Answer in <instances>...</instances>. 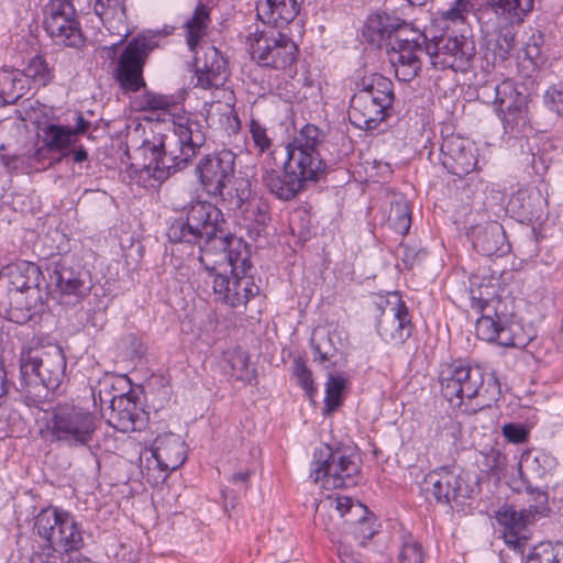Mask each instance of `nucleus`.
I'll return each mask as SVG.
<instances>
[{"label":"nucleus","mask_w":563,"mask_h":563,"mask_svg":"<svg viewBox=\"0 0 563 563\" xmlns=\"http://www.w3.org/2000/svg\"><path fill=\"white\" fill-rule=\"evenodd\" d=\"M49 152L53 151L43 143L42 147L37 148L32 155H30L32 157V163L36 162L38 164H43Z\"/></svg>","instance_id":"nucleus-64"},{"label":"nucleus","mask_w":563,"mask_h":563,"mask_svg":"<svg viewBox=\"0 0 563 563\" xmlns=\"http://www.w3.org/2000/svg\"><path fill=\"white\" fill-rule=\"evenodd\" d=\"M79 555L62 554L52 550L46 554H37L32 559V563H79Z\"/></svg>","instance_id":"nucleus-58"},{"label":"nucleus","mask_w":563,"mask_h":563,"mask_svg":"<svg viewBox=\"0 0 563 563\" xmlns=\"http://www.w3.org/2000/svg\"><path fill=\"white\" fill-rule=\"evenodd\" d=\"M346 380L342 375H330L325 383L324 410L327 413L333 412L342 404V393Z\"/></svg>","instance_id":"nucleus-46"},{"label":"nucleus","mask_w":563,"mask_h":563,"mask_svg":"<svg viewBox=\"0 0 563 563\" xmlns=\"http://www.w3.org/2000/svg\"><path fill=\"white\" fill-rule=\"evenodd\" d=\"M336 553L340 560V563H362L360 558L354 553L350 541L349 536L344 537V540L340 541L336 547Z\"/></svg>","instance_id":"nucleus-59"},{"label":"nucleus","mask_w":563,"mask_h":563,"mask_svg":"<svg viewBox=\"0 0 563 563\" xmlns=\"http://www.w3.org/2000/svg\"><path fill=\"white\" fill-rule=\"evenodd\" d=\"M398 252H399V255H400V258H401L404 265L408 269H410L416 262L417 253L413 250H411L409 246L402 245V244H400Z\"/></svg>","instance_id":"nucleus-62"},{"label":"nucleus","mask_w":563,"mask_h":563,"mask_svg":"<svg viewBox=\"0 0 563 563\" xmlns=\"http://www.w3.org/2000/svg\"><path fill=\"white\" fill-rule=\"evenodd\" d=\"M470 0H454L452 5L439 12L440 18L448 22H463L471 9Z\"/></svg>","instance_id":"nucleus-55"},{"label":"nucleus","mask_w":563,"mask_h":563,"mask_svg":"<svg viewBox=\"0 0 563 563\" xmlns=\"http://www.w3.org/2000/svg\"><path fill=\"white\" fill-rule=\"evenodd\" d=\"M222 210L207 200H192L174 219L167 238L172 244L198 246L199 262L216 298L233 309H245L260 294L254 283L251 246L230 233Z\"/></svg>","instance_id":"nucleus-1"},{"label":"nucleus","mask_w":563,"mask_h":563,"mask_svg":"<svg viewBox=\"0 0 563 563\" xmlns=\"http://www.w3.org/2000/svg\"><path fill=\"white\" fill-rule=\"evenodd\" d=\"M43 25L57 46L80 49L86 44V36L70 0H51L44 8Z\"/></svg>","instance_id":"nucleus-17"},{"label":"nucleus","mask_w":563,"mask_h":563,"mask_svg":"<svg viewBox=\"0 0 563 563\" xmlns=\"http://www.w3.org/2000/svg\"><path fill=\"white\" fill-rule=\"evenodd\" d=\"M250 476H251V471H249V470L240 471V472L232 474V476L230 477V482L233 485L238 486L239 493L245 494L249 489Z\"/></svg>","instance_id":"nucleus-60"},{"label":"nucleus","mask_w":563,"mask_h":563,"mask_svg":"<svg viewBox=\"0 0 563 563\" xmlns=\"http://www.w3.org/2000/svg\"><path fill=\"white\" fill-rule=\"evenodd\" d=\"M295 374L297 376L298 384L302 387V389H305V391L309 396H311L316 391L312 372L308 368L303 361H295Z\"/></svg>","instance_id":"nucleus-56"},{"label":"nucleus","mask_w":563,"mask_h":563,"mask_svg":"<svg viewBox=\"0 0 563 563\" xmlns=\"http://www.w3.org/2000/svg\"><path fill=\"white\" fill-rule=\"evenodd\" d=\"M358 476V459L346 449H333L328 444L314 449L310 468V478L314 483L325 479L334 488L351 487L357 484Z\"/></svg>","instance_id":"nucleus-13"},{"label":"nucleus","mask_w":563,"mask_h":563,"mask_svg":"<svg viewBox=\"0 0 563 563\" xmlns=\"http://www.w3.org/2000/svg\"><path fill=\"white\" fill-rule=\"evenodd\" d=\"M34 529L55 552L85 559L79 553L85 531L70 512L53 506L44 508L34 518Z\"/></svg>","instance_id":"nucleus-9"},{"label":"nucleus","mask_w":563,"mask_h":563,"mask_svg":"<svg viewBox=\"0 0 563 563\" xmlns=\"http://www.w3.org/2000/svg\"><path fill=\"white\" fill-rule=\"evenodd\" d=\"M543 103L551 112L563 117V82L553 84L543 93Z\"/></svg>","instance_id":"nucleus-54"},{"label":"nucleus","mask_w":563,"mask_h":563,"mask_svg":"<svg viewBox=\"0 0 563 563\" xmlns=\"http://www.w3.org/2000/svg\"><path fill=\"white\" fill-rule=\"evenodd\" d=\"M475 329L477 336L487 342H496L506 347H523L526 345L525 339L517 333L519 325L497 312L495 317L482 316L477 320Z\"/></svg>","instance_id":"nucleus-26"},{"label":"nucleus","mask_w":563,"mask_h":563,"mask_svg":"<svg viewBox=\"0 0 563 563\" xmlns=\"http://www.w3.org/2000/svg\"><path fill=\"white\" fill-rule=\"evenodd\" d=\"M335 510L349 525H351V520H355L357 516H363L368 512L366 506L345 496L336 498Z\"/></svg>","instance_id":"nucleus-52"},{"label":"nucleus","mask_w":563,"mask_h":563,"mask_svg":"<svg viewBox=\"0 0 563 563\" xmlns=\"http://www.w3.org/2000/svg\"><path fill=\"white\" fill-rule=\"evenodd\" d=\"M439 382L443 397L470 415L490 408L501 395L494 371L464 360L443 364Z\"/></svg>","instance_id":"nucleus-3"},{"label":"nucleus","mask_w":563,"mask_h":563,"mask_svg":"<svg viewBox=\"0 0 563 563\" xmlns=\"http://www.w3.org/2000/svg\"><path fill=\"white\" fill-rule=\"evenodd\" d=\"M395 98L394 84L389 78L378 73L364 75L355 81L350 100V122L361 130H375L391 115Z\"/></svg>","instance_id":"nucleus-4"},{"label":"nucleus","mask_w":563,"mask_h":563,"mask_svg":"<svg viewBox=\"0 0 563 563\" xmlns=\"http://www.w3.org/2000/svg\"><path fill=\"white\" fill-rule=\"evenodd\" d=\"M430 64L435 69H452L465 73L475 56V43L472 38L460 36H441L430 41Z\"/></svg>","instance_id":"nucleus-19"},{"label":"nucleus","mask_w":563,"mask_h":563,"mask_svg":"<svg viewBox=\"0 0 563 563\" xmlns=\"http://www.w3.org/2000/svg\"><path fill=\"white\" fill-rule=\"evenodd\" d=\"M241 493H239V488L236 490H234L232 488L225 487L221 490V495H222L223 503H224V508L227 511H229V509H235V507L239 504V495Z\"/></svg>","instance_id":"nucleus-61"},{"label":"nucleus","mask_w":563,"mask_h":563,"mask_svg":"<svg viewBox=\"0 0 563 563\" xmlns=\"http://www.w3.org/2000/svg\"><path fill=\"white\" fill-rule=\"evenodd\" d=\"M195 74L196 87L212 89L223 86L228 79V62L214 46H206L202 55L196 54Z\"/></svg>","instance_id":"nucleus-25"},{"label":"nucleus","mask_w":563,"mask_h":563,"mask_svg":"<svg viewBox=\"0 0 563 563\" xmlns=\"http://www.w3.org/2000/svg\"><path fill=\"white\" fill-rule=\"evenodd\" d=\"M89 128V122L81 115H77L76 125L74 128L70 126V131L73 132L74 137L79 134L85 133Z\"/></svg>","instance_id":"nucleus-63"},{"label":"nucleus","mask_w":563,"mask_h":563,"mask_svg":"<svg viewBox=\"0 0 563 563\" xmlns=\"http://www.w3.org/2000/svg\"><path fill=\"white\" fill-rule=\"evenodd\" d=\"M175 106L173 96L158 95L152 91H145L141 99V110L167 111Z\"/></svg>","instance_id":"nucleus-53"},{"label":"nucleus","mask_w":563,"mask_h":563,"mask_svg":"<svg viewBox=\"0 0 563 563\" xmlns=\"http://www.w3.org/2000/svg\"><path fill=\"white\" fill-rule=\"evenodd\" d=\"M297 0H258L256 3L257 18L274 27H284L299 13Z\"/></svg>","instance_id":"nucleus-30"},{"label":"nucleus","mask_w":563,"mask_h":563,"mask_svg":"<svg viewBox=\"0 0 563 563\" xmlns=\"http://www.w3.org/2000/svg\"><path fill=\"white\" fill-rule=\"evenodd\" d=\"M523 563H563V542H541L534 545Z\"/></svg>","instance_id":"nucleus-42"},{"label":"nucleus","mask_w":563,"mask_h":563,"mask_svg":"<svg viewBox=\"0 0 563 563\" xmlns=\"http://www.w3.org/2000/svg\"><path fill=\"white\" fill-rule=\"evenodd\" d=\"M324 139L325 134L321 129L316 124L307 123L287 143L286 157L323 176L327 172V163L320 155V147Z\"/></svg>","instance_id":"nucleus-20"},{"label":"nucleus","mask_w":563,"mask_h":563,"mask_svg":"<svg viewBox=\"0 0 563 563\" xmlns=\"http://www.w3.org/2000/svg\"><path fill=\"white\" fill-rule=\"evenodd\" d=\"M375 313L376 331L385 343L400 346L412 334L415 327L409 309L397 292L376 301Z\"/></svg>","instance_id":"nucleus-18"},{"label":"nucleus","mask_w":563,"mask_h":563,"mask_svg":"<svg viewBox=\"0 0 563 563\" xmlns=\"http://www.w3.org/2000/svg\"><path fill=\"white\" fill-rule=\"evenodd\" d=\"M554 459L545 452L537 451L534 454L531 451L523 452L518 462V471L520 477L526 476L522 468L525 467L532 474L534 478H543V476L553 467Z\"/></svg>","instance_id":"nucleus-40"},{"label":"nucleus","mask_w":563,"mask_h":563,"mask_svg":"<svg viewBox=\"0 0 563 563\" xmlns=\"http://www.w3.org/2000/svg\"><path fill=\"white\" fill-rule=\"evenodd\" d=\"M516 47V34L511 27H503L495 37L486 41V59H492L494 66L510 57Z\"/></svg>","instance_id":"nucleus-36"},{"label":"nucleus","mask_w":563,"mask_h":563,"mask_svg":"<svg viewBox=\"0 0 563 563\" xmlns=\"http://www.w3.org/2000/svg\"><path fill=\"white\" fill-rule=\"evenodd\" d=\"M533 3L534 0H492L495 13L504 16L511 24H520L532 11Z\"/></svg>","instance_id":"nucleus-41"},{"label":"nucleus","mask_w":563,"mask_h":563,"mask_svg":"<svg viewBox=\"0 0 563 563\" xmlns=\"http://www.w3.org/2000/svg\"><path fill=\"white\" fill-rule=\"evenodd\" d=\"M249 132L257 153H267L268 156L273 152V140L268 135L267 128L260 120L252 118L249 122ZM274 152L277 154L276 151Z\"/></svg>","instance_id":"nucleus-47"},{"label":"nucleus","mask_w":563,"mask_h":563,"mask_svg":"<svg viewBox=\"0 0 563 563\" xmlns=\"http://www.w3.org/2000/svg\"><path fill=\"white\" fill-rule=\"evenodd\" d=\"M210 22V9L199 2L192 15L184 24L186 44L191 53L197 54L198 45L208 34Z\"/></svg>","instance_id":"nucleus-34"},{"label":"nucleus","mask_w":563,"mask_h":563,"mask_svg":"<svg viewBox=\"0 0 563 563\" xmlns=\"http://www.w3.org/2000/svg\"><path fill=\"white\" fill-rule=\"evenodd\" d=\"M46 288L59 305L75 307L90 294L93 280L90 269L71 254L53 258L46 265Z\"/></svg>","instance_id":"nucleus-8"},{"label":"nucleus","mask_w":563,"mask_h":563,"mask_svg":"<svg viewBox=\"0 0 563 563\" xmlns=\"http://www.w3.org/2000/svg\"><path fill=\"white\" fill-rule=\"evenodd\" d=\"M482 93L487 98L493 97V103L497 107L498 112L518 103L519 98H528L526 93L518 90L517 85L510 79L495 85L486 84Z\"/></svg>","instance_id":"nucleus-35"},{"label":"nucleus","mask_w":563,"mask_h":563,"mask_svg":"<svg viewBox=\"0 0 563 563\" xmlns=\"http://www.w3.org/2000/svg\"><path fill=\"white\" fill-rule=\"evenodd\" d=\"M76 142L70 126L49 123L43 129V143L53 152H60L64 156Z\"/></svg>","instance_id":"nucleus-39"},{"label":"nucleus","mask_w":563,"mask_h":563,"mask_svg":"<svg viewBox=\"0 0 563 563\" xmlns=\"http://www.w3.org/2000/svg\"><path fill=\"white\" fill-rule=\"evenodd\" d=\"M440 161L448 173L462 178L477 166L476 148L474 144L457 134L443 137L440 146Z\"/></svg>","instance_id":"nucleus-24"},{"label":"nucleus","mask_w":563,"mask_h":563,"mask_svg":"<svg viewBox=\"0 0 563 563\" xmlns=\"http://www.w3.org/2000/svg\"><path fill=\"white\" fill-rule=\"evenodd\" d=\"M214 113L221 114L227 120L225 129L230 133H238L241 129V121L234 107L229 103H222L220 101L209 103L207 109V120L210 119Z\"/></svg>","instance_id":"nucleus-49"},{"label":"nucleus","mask_w":563,"mask_h":563,"mask_svg":"<svg viewBox=\"0 0 563 563\" xmlns=\"http://www.w3.org/2000/svg\"><path fill=\"white\" fill-rule=\"evenodd\" d=\"M235 161V153L228 148L202 155L198 159L194 173L208 197L220 199L222 203L230 199L229 192H234V189H225L234 179Z\"/></svg>","instance_id":"nucleus-15"},{"label":"nucleus","mask_w":563,"mask_h":563,"mask_svg":"<svg viewBox=\"0 0 563 563\" xmlns=\"http://www.w3.org/2000/svg\"><path fill=\"white\" fill-rule=\"evenodd\" d=\"M251 58L262 67L296 71L299 49L294 40L280 31H256L247 37Z\"/></svg>","instance_id":"nucleus-14"},{"label":"nucleus","mask_w":563,"mask_h":563,"mask_svg":"<svg viewBox=\"0 0 563 563\" xmlns=\"http://www.w3.org/2000/svg\"><path fill=\"white\" fill-rule=\"evenodd\" d=\"M110 402L109 423L120 432L135 431L142 415L136 401L131 396L122 394L112 397Z\"/></svg>","instance_id":"nucleus-31"},{"label":"nucleus","mask_w":563,"mask_h":563,"mask_svg":"<svg viewBox=\"0 0 563 563\" xmlns=\"http://www.w3.org/2000/svg\"><path fill=\"white\" fill-rule=\"evenodd\" d=\"M427 553L422 544L409 537L402 541L399 550V563H424Z\"/></svg>","instance_id":"nucleus-51"},{"label":"nucleus","mask_w":563,"mask_h":563,"mask_svg":"<svg viewBox=\"0 0 563 563\" xmlns=\"http://www.w3.org/2000/svg\"><path fill=\"white\" fill-rule=\"evenodd\" d=\"M429 44L427 35L410 24L398 30L389 43L388 56L399 81L410 82L420 74L422 57L430 59Z\"/></svg>","instance_id":"nucleus-12"},{"label":"nucleus","mask_w":563,"mask_h":563,"mask_svg":"<svg viewBox=\"0 0 563 563\" xmlns=\"http://www.w3.org/2000/svg\"><path fill=\"white\" fill-rule=\"evenodd\" d=\"M20 73L22 78L26 79V87L30 82L37 87H45L54 79L53 68L49 67L46 58L40 54L31 57Z\"/></svg>","instance_id":"nucleus-38"},{"label":"nucleus","mask_w":563,"mask_h":563,"mask_svg":"<svg viewBox=\"0 0 563 563\" xmlns=\"http://www.w3.org/2000/svg\"><path fill=\"white\" fill-rule=\"evenodd\" d=\"M474 249L484 256H504L511 250L504 227L492 221L472 231Z\"/></svg>","instance_id":"nucleus-28"},{"label":"nucleus","mask_w":563,"mask_h":563,"mask_svg":"<svg viewBox=\"0 0 563 563\" xmlns=\"http://www.w3.org/2000/svg\"><path fill=\"white\" fill-rule=\"evenodd\" d=\"M388 222L396 233L405 235L411 225V210L406 200H398L391 203L388 214Z\"/></svg>","instance_id":"nucleus-44"},{"label":"nucleus","mask_w":563,"mask_h":563,"mask_svg":"<svg viewBox=\"0 0 563 563\" xmlns=\"http://www.w3.org/2000/svg\"><path fill=\"white\" fill-rule=\"evenodd\" d=\"M9 309L8 319L18 324H25L37 318L44 310V279L38 265L22 261L9 267Z\"/></svg>","instance_id":"nucleus-5"},{"label":"nucleus","mask_w":563,"mask_h":563,"mask_svg":"<svg viewBox=\"0 0 563 563\" xmlns=\"http://www.w3.org/2000/svg\"><path fill=\"white\" fill-rule=\"evenodd\" d=\"M93 12L100 19L107 34L119 37L117 42L102 46L107 58H112L115 48L124 44L133 33L128 22L125 0H93Z\"/></svg>","instance_id":"nucleus-23"},{"label":"nucleus","mask_w":563,"mask_h":563,"mask_svg":"<svg viewBox=\"0 0 563 563\" xmlns=\"http://www.w3.org/2000/svg\"><path fill=\"white\" fill-rule=\"evenodd\" d=\"M322 176L300 166L286 157L279 165L276 153L272 152L262 165V181L266 189L278 200L290 201L306 189L308 183H317Z\"/></svg>","instance_id":"nucleus-11"},{"label":"nucleus","mask_w":563,"mask_h":563,"mask_svg":"<svg viewBox=\"0 0 563 563\" xmlns=\"http://www.w3.org/2000/svg\"><path fill=\"white\" fill-rule=\"evenodd\" d=\"M29 88L19 69H0V101L3 104L15 103Z\"/></svg>","instance_id":"nucleus-37"},{"label":"nucleus","mask_w":563,"mask_h":563,"mask_svg":"<svg viewBox=\"0 0 563 563\" xmlns=\"http://www.w3.org/2000/svg\"><path fill=\"white\" fill-rule=\"evenodd\" d=\"M230 364L235 379L247 384L256 383L254 369L250 368L249 355L246 353L241 351L232 353Z\"/></svg>","instance_id":"nucleus-50"},{"label":"nucleus","mask_w":563,"mask_h":563,"mask_svg":"<svg viewBox=\"0 0 563 563\" xmlns=\"http://www.w3.org/2000/svg\"><path fill=\"white\" fill-rule=\"evenodd\" d=\"M151 452L161 471H175L186 461L185 442L173 432L158 434L152 443Z\"/></svg>","instance_id":"nucleus-27"},{"label":"nucleus","mask_w":563,"mask_h":563,"mask_svg":"<svg viewBox=\"0 0 563 563\" xmlns=\"http://www.w3.org/2000/svg\"><path fill=\"white\" fill-rule=\"evenodd\" d=\"M407 24L386 12H375L368 15L363 27V36L372 45H379L385 40H389L390 43L397 36L398 30Z\"/></svg>","instance_id":"nucleus-32"},{"label":"nucleus","mask_w":563,"mask_h":563,"mask_svg":"<svg viewBox=\"0 0 563 563\" xmlns=\"http://www.w3.org/2000/svg\"><path fill=\"white\" fill-rule=\"evenodd\" d=\"M97 429L98 420L92 412L69 405L56 406L46 422L47 438L68 448L88 446Z\"/></svg>","instance_id":"nucleus-10"},{"label":"nucleus","mask_w":563,"mask_h":563,"mask_svg":"<svg viewBox=\"0 0 563 563\" xmlns=\"http://www.w3.org/2000/svg\"><path fill=\"white\" fill-rule=\"evenodd\" d=\"M230 199L223 203L229 210H241L243 227L249 236L256 240L265 231L271 221L269 205L262 198H251L249 181L240 184L234 192H229Z\"/></svg>","instance_id":"nucleus-21"},{"label":"nucleus","mask_w":563,"mask_h":563,"mask_svg":"<svg viewBox=\"0 0 563 563\" xmlns=\"http://www.w3.org/2000/svg\"><path fill=\"white\" fill-rule=\"evenodd\" d=\"M504 132L510 137H522L531 132L528 98H519V102L498 112Z\"/></svg>","instance_id":"nucleus-33"},{"label":"nucleus","mask_w":563,"mask_h":563,"mask_svg":"<svg viewBox=\"0 0 563 563\" xmlns=\"http://www.w3.org/2000/svg\"><path fill=\"white\" fill-rule=\"evenodd\" d=\"M350 529L349 539L352 537L361 547H364L378 532L379 523H377L376 517L368 511L366 515L351 520Z\"/></svg>","instance_id":"nucleus-43"},{"label":"nucleus","mask_w":563,"mask_h":563,"mask_svg":"<svg viewBox=\"0 0 563 563\" xmlns=\"http://www.w3.org/2000/svg\"><path fill=\"white\" fill-rule=\"evenodd\" d=\"M426 490L437 503L459 505L472 497L473 488L462 474L454 473L449 467H440L428 473L424 477Z\"/></svg>","instance_id":"nucleus-22"},{"label":"nucleus","mask_w":563,"mask_h":563,"mask_svg":"<svg viewBox=\"0 0 563 563\" xmlns=\"http://www.w3.org/2000/svg\"><path fill=\"white\" fill-rule=\"evenodd\" d=\"M66 371V356L58 345L32 349L21 355L20 384L32 398H45L62 384Z\"/></svg>","instance_id":"nucleus-6"},{"label":"nucleus","mask_w":563,"mask_h":563,"mask_svg":"<svg viewBox=\"0 0 563 563\" xmlns=\"http://www.w3.org/2000/svg\"><path fill=\"white\" fill-rule=\"evenodd\" d=\"M527 492L533 495V503L529 510L517 511L512 506H503L495 516L497 523L501 527L500 533L505 543L515 550L521 549L527 541V526L536 520L547 516L550 511L548 506V494L539 488H533L530 484L526 487Z\"/></svg>","instance_id":"nucleus-16"},{"label":"nucleus","mask_w":563,"mask_h":563,"mask_svg":"<svg viewBox=\"0 0 563 563\" xmlns=\"http://www.w3.org/2000/svg\"><path fill=\"white\" fill-rule=\"evenodd\" d=\"M2 151H4V145L0 146V161L9 173L30 174L32 170L41 169L38 166H33L30 155H7Z\"/></svg>","instance_id":"nucleus-48"},{"label":"nucleus","mask_w":563,"mask_h":563,"mask_svg":"<svg viewBox=\"0 0 563 563\" xmlns=\"http://www.w3.org/2000/svg\"><path fill=\"white\" fill-rule=\"evenodd\" d=\"M206 143L203 125L190 114H173V131L143 142L144 169L158 181L186 169Z\"/></svg>","instance_id":"nucleus-2"},{"label":"nucleus","mask_w":563,"mask_h":563,"mask_svg":"<svg viewBox=\"0 0 563 563\" xmlns=\"http://www.w3.org/2000/svg\"><path fill=\"white\" fill-rule=\"evenodd\" d=\"M482 456L483 471L498 479L506 476L508 459L501 450L493 446L483 451Z\"/></svg>","instance_id":"nucleus-45"},{"label":"nucleus","mask_w":563,"mask_h":563,"mask_svg":"<svg viewBox=\"0 0 563 563\" xmlns=\"http://www.w3.org/2000/svg\"><path fill=\"white\" fill-rule=\"evenodd\" d=\"M503 435L511 443H525L528 440L527 429L517 423H506L501 429Z\"/></svg>","instance_id":"nucleus-57"},{"label":"nucleus","mask_w":563,"mask_h":563,"mask_svg":"<svg viewBox=\"0 0 563 563\" xmlns=\"http://www.w3.org/2000/svg\"><path fill=\"white\" fill-rule=\"evenodd\" d=\"M125 45L112 60V78L124 95L136 93L146 88L144 67L146 62L158 46L159 36L152 31H143L125 41Z\"/></svg>","instance_id":"nucleus-7"},{"label":"nucleus","mask_w":563,"mask_h":563,"mask_svg":"<svg viewBox=\"0 0 563 563\" xmlns=\"http://www.w3.org/2000/svg\"><path fill=\"white\" fill-rule=\"evenodd\" d=\"M310 346L312 361L324 368H330L338 364L336 357L343 343L340 332L316 329L310 338Z\"/></svg>","instance_id":"nucleus-29"}]
</instances>
